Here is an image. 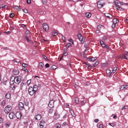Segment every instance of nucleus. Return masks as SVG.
<instances>
[{
  "label": "nucleus",
  "mask_w": 128,
  "mask_h": 128,
  "mask_svg": "<svg viewBox=\"0 0 128 128\" xmlns=\"http://www.w3.org/2000/svg\"><path fill=\"white\" fill-rule=\"evenodd\" d=\"M22 77L21 76H18L14 77V78H12V83H14V82L16 84H18L21 81Z\"/></svg>",
  "instance_id": "obj_1"
},
{
  "label": "nucleus",
  "mask_w": 128,
  "mask_h": 128,
  "mask_svg": "<svg viewBox=\"0 0 128 128\" xmlns=\"http://www.w3.org/2000/svg\"><path fill=\"white\" fill-rule=\"evenodd\" d=\"M12 109V107L10 105H7L6 107L4 110V112L6 114L8 113Z\"/></svg>",
  "instance_id": "obj_2"
},
{
  "label": "nucleus",
  "mask_w": 128,
  "mask_h": 128,
  "mask_svg": "<svg viewBox=\"0 0 128 128\" xmlns=\"http://www.w3.org/2000/svg\"><path fill=\"white\" fill-rule=\"evenodd\" d=\"M36 92L32 87L30 86L28 88V92L30 95H32Z\"/></svg>",
  "instance_id": "obj_3"
},
{
  "label": "nucleus",
  "mask_w": 128,
  "mask_h": 128,
  "mask_svg": "<svg viewBox=\"0 0 128 128\" xmlns=\"http://www.w3.org/2000/svg\"><path fill=\"white\" fill-rule=\"evenodd\" d=\"M104 4V3L102 0H100L98 2L97 6L98 8H100L102 7L103 6Z\"/></svg>",
  "instance_id": "obj_4"
},
{
  "label": "nucleus",
  "mask_w": 128,
  "mask_h": 128,
  "mask_svg": "<svg viewBox=\"0 0 128 128\" xmlns=\"http://www.w3.org/2000/svg\"><path fill=\"white\" fill-rule=\"evenodd\" d=\"M128 88V85H123L120 86V90H124Z\"/></svg>",
  "instance_id": "obj_5"
},
{
  "label": "nucleus",
  "mask_w": 128,
  "mask_h": 128,
  "mask_svg": "<svg viewBox=\"0 0 128 128\" xmlns=\"http://www.w3.org/2000/svg\"><path fill=\"white\" fill-rule=\"evenodd\" d=\"M77 36L79 40L82 43H83L84 42V40L83 39L82 35L80 34H78Z\"/></svg>",
  "instance_id": "obj_6"
},
{
  "label": "nucleus",
  "mask_w": 128,
  "mask_h": 128,
  "mask_svg": "<svg viewBox=\"0 0 128 128\" xmlns=\"http://www.w3.org/2000/svg\"><path fill=\"white\" fill-rule=\"evenodd\" d=\"M42 26L44 30L46 31H48L49 29V27L47 24L46 23L42 24Z\"/></svg>",
  "instance_id": "obj_7"
},
{
  "label": "nucleus",
  "mask_w": 128,
  "mask_h": 128,
  "mask_svg": "<svg viewBox=\"0 0 128 128\" xmlns=\"http://www.w3.org/2000/svg\"><path fill=\"white\" fill-rule=\"evenodd\" d=\"M114 3L116 5L118 6H120L123 4V3L120 2L119 0H116L114 1Z\"/></svg>",
  "instance_id": "obj_8"
},
{
  "label": "nucleus",
  "mask_w": 128,
  "mask_h": 128,
  "mask_svg": "<svg viewBox=\"0 0 128 128\" xmlns=\"http://www.w3.org/2000/svg\"><path fill=\"white\" fill-rule=\"evenodd\" d=\"M18 107L20 110H22L24 108V105L22 102H20L18 104Z\"/></svg>",
  "instance_id": "obj_9"
},
{
  "label": "nucleus",
  "mask_w": 128,
  "mask_h": 128,
  "mask_svg": "<svg viewBox=\"0 0 128 128\" xmlns=\"http://www.w3.org/2000/svg\"><path fill=\"white\" fill-rule=\"evenodd\" d=\"M54 101L53 100H50L48 104V106L50 108H52L54 106Z\"/></svg>",
  "instance_id": "obj_10"
},
{
  "label": "nucleus",
  "mask_w": 128,
  "mask_h": 128,
  "mask_svg": "<svg viewBox=\"0 0 128 128\" xmlns=\"http://www.w3.org/2000/svg\"><path fill=\"white\" fill-rule=\"evenodd\" d=\"M22 115L20 112H17L16 114V116L17 118L20 119Z\"/></svg>",
  "instance_id": "obj_11"
},
{
  "label": "nucleus",
  "mask_w": 128,
  "mask_h": 128,
  "mask_svg": "<svg viewBox=\"0 0 128 128\" xmlns=\"http://www.w3.org/2000/svg\"><path fill=\"white\" fill-rule=\"evenodd\" d=\"M106 72L108 76L109 77L112 73L111 71L109 69H107L106 71Z\"/></svg>",
  "instance_id": "obj_12"
},
{
  "label": "nucleus",
  "mask_w": 128,
  "mask_h": 128,
  "mask_svg": "<svg viewBox=\"0 0 128 128\" xmlns=\"http://www.w3.org/2000/svg\"><path fill=\"white\" fill-rule=\"evenodd\" d=\"M42 118L41 115L38 114L35 117L36 120H40Z\"/></svg>",
  "instance_id": "obj_13"
},
{
  "label": "nucleus",
  "mask_w": 128,
  "mask_h": 128,
  "mask_svg": "<svg viewBox=\"0 0 128 128\" xmlns=\"http://www.w3.org/2000/svg\"><path fill=\"white\" fill-rule=\"evenodd\" d=\"M45 124V122L43 121H42L40 122L39 124L40 126V128H42L44 126V125Z\"/></svg>",
  "instance_id": "obj_14"
},
{
  "label": "nucleus",
  "mask_w": 128,
  "mask_h": 128,
  "mask_svg": "<svg viewBox=\"0 0 128 128\" xmlns=\"http://www.w3.org/2000/svg\"><path fill=\"white\" fill-rule=\"evenodd\" d=\"M104 14L108 18H111L112 17V16L109 14L106 13Z\"/></svg>",
  "instance_id": "obj_15"
},
{
  "label": "nucleus",
  "mask_w": 128,
  "mask_h": 128,
  "mask_svg": "<svg viewBox=\"0 0 128 128\" xmlns=\"http://www.w3.org/2000/svg\"><path fill=\"white\" fill-rule=\"evenodd\" d=\"M58 34V31L57 30H54L53 31L52 34V36H54L57 35Z\"/></svg>",
  "instance_id": "obj_16"
},
{
  "label": "nucleus",
  "mask_w": 128,
  "mask_h": 128,
  "mask_svg": "<svg viewBox=\"0 0 128 128\" xmlns=\"http://www.w3.org/2000/svg\"><path fill=\"white\" fill-rule=\"evenodd\" d=\"M19 73V72L18 70H14L12 72V74L15 75H18Z\"/></svg>",
  "instance_id": "obj_17"
},
{
  "label": "nucleus",
  "mask_w": 128,
  "mask_h": 128,
  "mask_svg": "<svg viewBox=\"0 0 128 128\" xmlns=\"http://www.w3.org/2000/svg\"><path fill=\"white\" fill-rule=\"evenodd\" d=\"M96 57L92 58H88V59L90 61L93 62L95 60H96Z\"/></svg>",
  "instance_id": "obj_18"
},
{
  "label": "nucleus",
  "mask_w": 128,
  "mask_h": 128,
  "mask_svg": "<svg viewBox=\"0 0 128 128\" xmlns=\"http://www.w3.org/2000/svg\"><path fill=\"white\" fill-rule=\"evenodd\" d=\"M14 115L12 113H10L9 114V118L11 119H13L14 118Z\"/></svg>",
  "instance_id": "obj_19"
},
{
  "label": "nucleus",
  "mask_w": 128,
  "mask_h": 128,
  "mask_svg": "<svg viewBox=\"0 0 128 128\" xmlns=\"http://www.w3.org/2000/svg\"><path fill=\"white\" fill-rule=\"evenodd\" d=\"M6 98L7 99H9L10 98V93L8 92L5 95Z\"/></svg>",
  "instance_id": "obj_20"
},
{
  "label": "nucleus",
  "mask_w": 128,
  "mask_h": 128,
  "mask_svg": "<svg viewBox=\"0 0 128 128\" xmlns=\"http://www.w3.org/2000/svg\"><path fill=\"white\" fill-rule=\"evenodd\" d=\"M13 8L15 10H18L19 11H20L21 10V9L17 6H16L13 7Z\"/></svg>",
  "instance_id": "obj_21"
},
{
  "label": "nucleus",
  "mask_w": 128,
  "mask_h": 128,
  "mask_svg": "<svg viewBox=\"0 0 128 128\" xmlns=\"http://www.w3.org/2000/svg\"><path fill=\"white\" fill-rule=\"evenodd\" d=\"M26 85V84L24 83L23 82H21L20 84V89L21 90H22L23 88V86H25Z\"/></svg>",
  "instance_id": "obj_22"
},
{
  "label": "nucleus",
  "mask_w": 128,
  "mask_h": 128,
  "mask_svg": "<svg viewBox=\"0 0 128 128\" xmlns=\"http://www.w3.org/2000/svg\"><path fill=\"white\" fill-rule=\"evenodd\" d=\"M74 102L76 104H78L79 103L78 99V98L76 97L74 98Z\"/></svg>",
  "instance_id": "obj_23"
},
{
  "label": "nucleus",
  "mask_w": 128,
  "mask_h": 128,
  "mask_svg": "<svg viewBox=\"0 0 128 128\" xmlns=\"http://www.w3.org/2000/svg\"><path fill=\"white\" fill-rule=\"evenodd\" d=\"M71 44L70 43H68L66 45L65 47L66 48L68 49V48L69 47H71Z\"/></svg>",
  "instance_id": "obj_24"
},
{
  "label": "nucleus",
  "mask_w": 128,
  "mask_h": 128,
  "mask_svg": "<svg viewBox=\"0 0 128 128\" xmlns=\"http://www.w3.org/2000/svg\"><path fill=\"white\" fill-rule=\"evenodd\" d=\"M57 68V67L54 65L52 66L51 67V69L52 70H54Z\"/></svg>",
  "instance_id": "obj_25"
},
{
  "label": "nucleus",
  "mask_w": 128,
  "mask_h": 128,
  "mask_svg": "<svg viewBox=\"0 0 128 128\" xmlns=\"http://www.w3.org/2000/svg\"><path fill=\"white\" fill-rule=\"evenodd\" d=\"M113 23H115V24H116L118 22V20H117V19L114 18L113 20Z\"/></svg>",
  "instance_id": "obj_26"
},
{
  "label": "nucleus",
  "mask_w": 128,
  "mask_h": 128,
  "mask_svg": "<svg viewBox=\"0 0 128 128\" xmlns=\"http://www.w3.org/2000/svg\"><path fill=\"white\" fill-rule=\"evenodd\" d=\"M86 16L88 18H89L91 16V14L89 12H87L86 14Z\"/></svg>",
  "instance_id": "obj_27"
},
{
  "label": "nucleus",
  "mask_w": 128,
  "mask_h": 128,
  "mask_svg": "<svg viewBox=\"0 0 128 128\" xmlns=\"http://www.w3.org/2000/svg\"><path fill=\"white\" fill-rule=\"evenodd\" d=\"M100 42L101 45L103 47H104L105 46V44L102 41H100Z\"/></svg>",
  "instance_id": "obj_28"
},
{
  "label": "nucleus",
  "mask_w": 128,
  "mask_h": 128,
  "mask_svg": "<svg viewBox=\"0 0 128 128\" xmlns=\"http://www.w3.org/2000/svg\"><path fill=\"white\" fill-rule=\"evenodd\" d=\"M55 115V117L54 118L56 120L58 118H59L60 117V115L59 114H54Z\"/></svg>",
  "instance_id": "obj_29"
},
{
  "label": "nucleus",
  "mask_w": 128,
  "mask_h": 128,
  "mask_svg": "<svg viewBox=\"0 0 128 128\" xmlns=\"http://www.w3.org/2000/svg\"><path fill=\"white\" fill-rule=\"evenodd\" d=\"M38 87V86H37L36 85H34L33 86V88H34V90L36 92L37 90Z\"/></svg>",
  "instance_id": "obj_30"
},
{
  "label": "nucleus",
  "mask_w": 128,
  "mask_h": 128,
  "mask_svg": "<svg viewBox=\"0 0 128 128\" xmlns=\"http://www.w3.org/2000/svg\"><path fill=\"white\" fill-rule=\"evenodd\" d=\"M44 66V64L42 62H40L39 63V66L42 68H43Z\"/></svg>",
  "instance_id": "obj_31"
},
{
  "label": "nucleus",
  "mask_w": 128,
  "mask_h": 128,
  "mask_svg": "<svg viewBox=\"0 0 128 128\" xmlns=\"http://www.w3.org/2000/svg\"><path fill=\"white\" fill-rule=\"evenodd\" d=\"M42 1L44 4L46 5L47 3V0H42Z\"/></svg>",
  "instance_id": "obj_32"
},
{
  "label": "nucleus",
  "mask_w": 128,
  "mask_h": 128,
  "mask_svg": "<svg viewBox=\"0 0 128 128\" xmlns=\"http://www.w3.org/2000/svg\"><path fill=\"white\" fill-rule=\"evenodd\" d=\"M42 58L48 61L49 60V59L47 57L45 56L44 55H42Z\"/></svg>",
  "instance_id": "obj_33"
},
{
  "label": "nucleus",
  "mask_w": 128,
  "mask_h": 128,
  "mask_svg": "<svg viewBox=\"0 0 128 128\" xmlns=\"http://www.w3.org/2000/svg\"><path fill=\"white\" fill-rule=\"evenodd\" d=\"M87 64L88 65V67L87 68L89 70H90L91 68L92 67V66L91 65H90V64Z\"/></svg>",
  "instance_id": "obj_34"
},
{
  "label": "nucleus",
  "mask_w": 128,
  "mask_h": 128,
  "mask_svg": "<svg viewBox=\"0 0 128 128\" xmlns=\"http://www.w3.org/2000/svg\"><path fill=\"white\" fill-rule=\"evenodd\" d=\"M55 125L56 127L57 128H60L61 126L59 124H56Z\"/></svg>",
  "instance_id": "obj_35"
},
{
  "label": "nucleus",
  "mask_w": 128,
  "mask_h": 128,
  "mask_svg": "<svg viewBox=\"0 0 128 128\" xmlns=\"http://www.w3.org/2000/svg\"><path fill=\"white\" fill-rule=\"evenodd\" d=\"M31 82V80H28L26 82V84L28 86L30 83Z\"/></svg>",
  "instance_id": "obj_36"
},
{
  "label": "nucleus",
  "mask_w": 128,
  "mask_h": 128,
  "mask_svg": "<svg viewBox=\"0 0 128 128\" xmlns=\"http://www.w3.org/2000/svg\"><path fill=\"white\" fill-rule=\"evenodd\" d=\"M117 70V68L116 67H114L112 70V72L113 73L115 72Z\"/></svg>",
  "instance_id": "obj_37"
},
{
  "label": "nucleus",
  "mask_w": 128,
  "mask_h": 128,
  "mask_svg": "<svg viewBox=\"0 0 128 128\" xmlns=\"http://www.w3.org/2000/svg\"><path fill=\"white\" fill-rule=\"evenodd\" d=\"M12 78H11V79H10V84H11V85H10V87L11 88H12L13 86H14V85L13 84H14V83H12Z\"/></svg>",
  "instance_id": "obj_38"
},
{
  "label": "nucleus",
  "mask_w": 128,
  "mask_h": 128,
  "mask_svg": "<svg viewBox=\"0 0 128 128\" xmlns=\"http://www.w3.org/2000/svg\"><path fill=\"white\" fill-rule=\"evenodd\" d=\"M121 57L122 58H123L124 59H127V58L126 57V56L125 55H123L121 56Z\"/></svg>",
  "instance_id": "obj_39"
},
{
  "label": "nucleus",
  "mask_w": 128,
  "mask_h": 128,
  "mask_svg": "<svg viewBox=\"0 0 128 128\" xmlns=\"http://www.w3.org/2000/svg\"><path fill=\"white\" fill-rule=\"evenodd\" d=\"M109 124L112 126H114L115 124V123H110Z\"/></svg>",
  "instance_id": "obj_40"
},
{
  "label": "nucleus",
  "mask_w": 128,
  "mask_h": 128,
  "mask_svg": "<svg viewBox=\"0 0 128 128\" xmlns=\"http://www.w3.org/2000/svg\"><path fill=\"white\" fill-rule=\"evenodd\" d=\"M53 109L52 108L50 109L49 111H48V112L50 113H51L53 111Z\"/></svg>",
  "instance_id": "obj_41"
},
{
  "label": "nucleus",
  "mask_w": 128,
  "mask_h": 128,
  "mask_svg": "<svg viewBox=\"0 0 128 128\" xmlns=\"http://www.w3.org/2000/svg\"><path fill=\"white\" fill-rule=\"evenodd\" d=\"M103 125L102 124H100L99 125L98 128H103Z\"/></svg>",
  "instance_id": "obj_42"
},
{
  "label": "nucleus",
  "mask_w": 128,
  "mask_h": 128,
  "mask_svg": "<svg viewBox=\"0 0 128 128\" xmlns=\"http://www.w3.org/2000/svg\"><path fill=\"white\" fill-rule=\"evenodd\" d=\"M98 62H95V63H94V64H93V67H95L97 65H98Z\"/></svg>",
  "instance_id": "obj_43"
},
{
  "label": "nucleus",
  "mask_w": 128,
  "mask_h": 128,
  "mask_svg": "<svg viewBox=\"0 0 128 128\" xmlns=\"http://www.w3.org/2000/svg\"><path fill=\"white\" fill-rule=\"evenodd\" d=\"M22 65L23 67H25L27 66H28V65L26 64L23 63L22 64Z\"/></svg>",
  "instance_id": "obj_44"
},
{
  "label": "nucleus",
  "mask_w": 128,
  "mask_h": 128,
  "mask_svg": "<svg viewBox=\"0 0 128 128\" xmlns=\"http://www.w3.org/2000/svg\"><path fill=\"white\" fill-rule=\"evenodd\" d=\"M10 125V123H7L6 124V127H9Z\"/></svg>",
  "instance_id": "obj_45"
},
{
  "label": "nucleus",
  "mask_w": 128,
  "mask_h": 128,
  "mask_svg": "<svg viewBox=\"0 0 128 128\" xmlns=\"http://www.w3.org/2000/svg\"><path fill=\"white\" fill-rule=\"evenodd\" d=\"M127 106H124L122 107V108L121 109L122 110H124L127 108Z\"/></svg>",
  "instance_id": "obj_46"
},
{
  "label": "nucleus",
  "mask_w": 128,
  "mask_h": 128,
  "mask_svg": "<svg viewBox=\"0 0 128 128\" xmlns=\"http://www.w3.org/2000/svg\"><path fill=\"white\" fill-rule=\"evenodd\" d=\"M115 6V8L118 10H120V8H121L120 7L118 6Z\"/></svg>",
  "instance_id": "obj_47"
},
{
  "label": "nucleus",
  "mask_w": 128,
  "mask_h": 128,
  "mask_svg": "<svg viewBox=\"0 0 128 128\" xmlns=\"http://www.w3.org/2000/svg\"><path fill=\"white\" fill-rule=\"evenodd\" d=\"M14 14L13 13H12L10 15V16L11 18H12L14 17Z\"/></svg>",
  "instance_id": "obj_48"
},
{
  "label": "nucleus",
  "mask_w": 128,
  "mask_h": 128,
  "mask_svg": "<svg viewBox=\"0 0 128 128\" xmlns=\"http://www.w3.org/2000/svg\"><path fill=\"white\" fill-rule=\"evenodd\" d=\"M23 11L25 13H27L28 12V10L25 9H23Z\"/></svg>",
  "instance_id": "obj_49"
},
{
  "label": "nucleus",
  "mask_w": 128,
  "mask_h": 128,
  "mask_svg": "<svg viewBox=\"0 0 128 128\" xmlns=\"http://www.w3.org/2000/svg\"><path fill=\"white\" fill-rule=\"evenodd\" d=\"M115 24H115V23H113L112 24V27L114 28H115Z\"/></svg>",
  "instance_id": "obj_50"
},
{
  "label": "nucleus",
  "mask_w": 128,
  "mask_h": 128,
  "mask_svg": "<svg viewBox=\"0 0 128 128\" xmlns=\"http://www.w3.org/2000/svg\"><path fill=\"white\" fill-rule=\"evenodd\" d=\"M5 102L4 100H3L1 102V104L2 105H4L5 104Z\"/></svg>",
  "instance_id": "obj_51"
},
{
  "label": "nucleus",
  "mask_w": 128,
  "mask_h": 128,
  "mask_svg": "<svg viewBox=\"0 0 128 128\" xmlns=\"http://www.w3.org/2000/svg\"><path fill=\"white\" fill-rule=\"evenodd\" d=\"M102 26L101 25H99L98 26L97 28L98 29H99L101 28H102Z\"/></svg>",
  "instance_id": "obj_52"
},
{
  "label": "nucleus",
  "mask_w": 128,
  "mask_h": 128,
  "mask_svg": "<svg viewBox=\"0 0 128 128\" xmlns=\"http://www.w3.org/2000/svg\"><path fill=\"white\" fill-rule=\"evenodd\" d=\"M62 40H64V42H65V38L63 36V35L62 34Z\"/></svg>",
  "instance_id": "obj_53"
},
{
  "label": "nucleus",
  "mask_w": 128,
  "mask_h": 128,
  "mask_svg": "<svg viewBox=\"0 0 128 128\" xmlns=\"http://www.w3.org/2000/svg\"><path fill=\"white\" fill-rule=\"evenodd\" d=\"M67 48H64L63 51V53L67 52H66L67 51Z\"/></svg>",
  "instance_id": "obj_54"
},
{
  "label": "nucleus",
  "mask_w": 128,
  "mask_h": 128,
  "mask_svg": "<svg viewBox=\"0 0 128 128\" xmlns=\"http://www.w3.org/2000/svg\"><path fill=\"white\" fill-rule=\"evenodd\" d=\"M30 33V32L29 30H27L26 32V34H29Z\"/></svg>",
  "instance_id": "obj_55"
},
{
  "label": "nucleus",
  "mask_w": 128,
  "mask_h": 128,
  "mask_svg": "<svg viewBox=\"0 0 128 128\" xmlns=\"http://www.w3.org/2000/svg\"><path fill=\"white\" fill-rule=\"evenodd\" d=\"M4 6H5L3 4H2L0 5V8H4Z\"/></svg>",
  "instance_id": "obj_56"
},
{
  "label": "nucleus",
  "mask_w": 128,
  "mask_h": 128,
  "mask_svg": "<svg viewBox=\"0 0 128 128\" xmlns=\"http://www.w3.org/2000/svg\"><path fill=\"white\" fill-rule=\"evenodd\" d=\"M49 64L47 63L45 65V67L46 68H48L49 67Z\"/></svg>",
  "instance_id": "obj_57"
},
{
  "label": "nucleus",
  "mask_w": 128,
  "mask_h": 128,
  "mask_svg": "<svg viewBox=\"0 0 128 128\" xmlns=\"http://www.w3.org/2000/svg\"><path fill=\"white\" fill-rule=\"evenodd\" d=\"M46 40L44 39H42L41 40V42H44L45 41H46Z\"/></svg>",
  "instance_id": "obj_58"
},
{
  "label": "nucleus",
  "mask_w": 128,
  "mask_h": 128,
  "mask_svg": "<svg viewBox=\"0 0 128 128\" xmlns=\"http://www.w3.org/2000/svg\"><path fill=\"white\" fill-rule=\"evenodd\" d=\"M25 38L26 39V40H27V41L28 42L30 41V40L29 39H28V37L26 36L25 37Z\"/></svg>",
  "instance_id": "obj_59"
},
{
  "label": "nucleus",
  "mask_w": 128,
  "mask_h": 128,
  "mask_svg": "<svg viewBox=\"0 0 128 128\" xmlns=\"http://www.w3.org/2000/svg\"><path fill=\"white\" fill-rule=\"evenodd\" d=\"M27 3L28 4H30L31 3V2L30 0H27Z\"/></svg>",
  "instance_id": "obj_60"
},
{
  "label": "nucleus",
  "mask_w": 128,
  "mask_h": 128,
  "mask_svg": "<svg viewBox=\"0 0 128 128\" xmlns=\"http://www.w3.org/2000/svg\"><path fill=\"white\" fill-rule=\"evenodd\" d=\"M72 115L74 117H76V114H74V112L73 113H71Z\"/></svg>",
  "instance_id": "obj_61"
},
{
  "label": "nucleus",
  "mask_w": 128,
  "mask_h": 128,
  "mask_svg": "<svg viewBox=\"0 0 128 128\" xmlns=\"http://www.w3.org/2000/svg\"><path fill=\"white\" fill-rule=\"evenodd\" d=\"M99 121V120L98 119H96L95 120L94 122H97Z\"/></svg>",
  "instance_id": "obj_62"
},
{
  "label": "nucleus",
  "mask_w": 128,
  "mask_h": 128,
  "mask_svg": "<svg viewBox=\"0 0 128 128\" xmlns=\"http://www.w3.org/2000/svg\"><path fill=\"white\" fill-rule=\"evenodd\" d=\"M84 102L83 101H82L81 104L82 105H84Z\"/></svg>",
  "instance_id": "obj_63"
},
{
  "label": "nucleus",
  "mask_w": 128,
  "mask_h": 128,
  "mask_svg": "<svg viewBox=\"0 0 128 128\" xmlns=\"http://www.w3.org/2000/svg\"><path fill=\"white\" fill-rule=\"evenodd\" d=\"M5 32L6 33V34H8L10 33V31H8L7 32Z\"/></svg>",
  "instance_id": "obj_64"
}]
</instances>
